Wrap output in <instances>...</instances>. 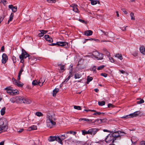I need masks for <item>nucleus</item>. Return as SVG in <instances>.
<instances>
[{
	"label": "nucleus",
	"instance_id": "nucleus-1",
	"mask_svg": "<svg viewBox=\"0 0 145 145\" xmlns=\"http://www.w3.org/2000/svg\"><path fill=\"white\" fill-rule=\"evenodd\" d=\"M56 118L54 115H47L46 117V125L47 127L51 128L56 125Z\"/></svg>",
	"mask_w": 145,
	"mask_h": 145
},
{
	"label": "nucleus",
	"instance_id": "nucleus-2",
	"mask_svg": "<svg viewBox=\"0 0 145 145\" xmlns=\"http://www.w3.org/2000/svg\"><path fill=\"white\" fill-rule=\"evenodd\" d=\"M120 136V135L118 133L115 132L112 134H109L105 138V141L107 143H109L111 142L112 143H113L114 141Z\"/></svg>",
	"mask_w": 145,
	"mask_h": 145
},
{
	"label": "nucleus",
	"instance_id": "nucleus-3",
	"mask_svg": "<svg viewBox=\"0 0 145 145\" xmlns=\"http://www.w3.org/2000/svg\"><path fill=\"white\" fill-rule=\"evenodd\" d=\"M7 121L5 118L0 119V133L6 131L8 129Z\"/></svg>",
	"mask_w": 145,
	"mask_h": 145
},
{
	"label": "nucleus",
	"instance_id": "nucleus-4",
	"mask_svg": "<svg viewBox=\"0 0 145 145\" xmlns=\"http://www.w3.org/2000/svg\"><path fill=\"white\" fill-rule=\"evenodd\" d=\"M22 52L19 56V58L21 59L20 62L23 63L24 62V59H25L28 57L29 59H30V56L27 54L26 52L24 50L22 49Z\"/></svg>",
	"mask_w": 145,
	"mask_h": 145
},
{
	"label": "nucleus",
	"instance_id": "nucleus-5",
	"mask_svg": "<svg viewBox=\"0 0 145 145\" xmlns=\"http://www.w3.org/2000/svg\"><path fill=\"white\" fill-rule=\"evenodd\" d=\"M141 112L139 111H137L133 113L130 114L128 115L124 116L121 117V118H131L134 117H136L140 114Z\"/></svg>",
	"mask_w": 145,
	"mask_h": 145
},
{
	"label": "nucleus",
	"instance_id": "nucleus-6",
	"mask_svg": "<svg viewBox=\"0 0 145 145\" xmlns=\"http://www.w3.org/2000/svg\"><path fill=\"white\" fill-rule=\"evenodd\" d=\"M48 140L49 142H53L56 140L61 144H63L62 140L58 137L50 136L48 138Z\"/></svg>",
	"mask_w": 145,
	"mask_h": 145
},
{
	"label": "nucleus",
	"instance_id": "nucleus-7",
	"mask_svg": "<svg viewBox=\"0 0 145 145\" xmlns=\"http://www.w3.org/2000/svg\"><path fill=\"white\" fill-rule=\"evenodd\" d=\"M93 55H95V57L97 60H101L103 59V55L97 52H94Z\"/></svg>",
	"mask_w": 145,
	"mask_h": 145
},
{
	"label": "nucleus",
	"instance_id": "nucleus-8",
	"mask_svg": "<svg viewBox=\"0 0 145 145\" xmlns=\"http://www.w3.org/2000/svg\"><path fill=\"white\" fill-rule=\"evenodd\" d=\"M2 59L1 61L2 63H5L8 60V57L5 54H3L2 56Z\"/></svg>",
	"mask_w": 145,
	"mask_h": 145
},
{
	"label": "nucleus",
	"instance_id": "nucleus-9",
	"mask_svg": "<svg viewBox=\"0 0 145 145\" xmlns=\"http://www.w3.org/2000/svg\"><path fill=\"white\" fill-rule=\"evenodd\" d=\"M24 97L21 96H16L17 103H23Z\"/></svg>",
	"mask_w": 145,
	"mask_h": 145
},
{
	"label": "nucleus",
	"instance_id": "nucleus-10",
	"mask_svg": "<svg viewBox=\"0 0 145 145\" xmlns=\"http://www.w3.org/2000/svg\"><path fill=\"white\" fill-rule=\"evenodd\" d=\"M71 7H72V9L74 12L78 13L79 12V11L77 8V5L76 4H72L71 5Z\"/></svg>",
	"mask_w": 145,
	"mask_h": 145
},
{
	"label": "nucleus",
	"instance_id": "nucleus-11",
	"mask_svg": "<svg viewBox=\"0 0 145 145\" xmlns=\"http://www.w3.org/2000/svg\"><path fill=\"white\" fill-rule=\"evenodd\" d=\"M90 135H93L95 134L97 131L98 129L96 128H91L90 129Z\"/></svg>",
	"mask_w": 145,
	"mask_h": 145
},
{
	"label": "nucleus",
	"instance_id": "nucleus-12",
	"mask_svg": "<svg viewBox=\"0 0 145 145\" xmlns=\"http://www.w3.org/2000/svg\"><path fill=\"white\" fill-rule=\"evenodd\" d=\"M57 45L58 46H65L66 45H68V43L63 42H56Z\"/></svg>",
	"mask_w": 145,
	"mask_h": 145
},
{
	"label": "nucleus",
	"instance_id": "nucleus-13",
	"mask_svg": "<svg viewBox=\"0 0 145 145\" xmlns=\"http://www.w3.org/2000/svg\"><path fill=\"white\" fill-rule=\"evenodd\" d=\"M5 89L7 91V92L8 93L12 95V89L11 87H7Z\"/></svg>",
	"mask_w": 145,
	"mask_h": 145
},
{
	"label": "nucleus",
	"instance_id": "nucleus-14",
	"mask_svg": "<svg viewBox=\"0 0 145 145\" xmlns=\"http://www.w3.org/2000/svg\"><path fill=\"white\" fill-rule=\"evenodd\" d=\"M39 31L40 32L38 34V36L39 37H41L43 36L44 34H45L47 32V31L44 30H40Z\"/></svg>",
	"mask_w": 145,
	"mask_h": 145
},
{
	"label": "nucleus",
	"instance_id": "nucleus-15",
	"mask_svg": "<svg viewBox=\"0 0 145 145\" xmlns=\"http://www.w3.org/2000/svg\"><path fill=\"white\" fill-rule=\"evenodd\" d=\"M45 39L47 41L50 42H53V40L51 38L49 35H46L44 36Z\"/></svg>",
	"mask_w": 145,
	"mask_h": 145
},
{
	"label": "nucleus",
	"instance_id": "nucleus-16",
	"mask_svg": "<svg viewBox=\"0 0 145 145\" xmlns=\"http://www.w3.org/2000/svg\"><path fill=\"white\" fill-rule=\"evenodd\" d=\"M45 81V79L44 78H41L39 81V85L40 86H42Z\"/></svg>",
	"mask_w": 145,
	"mask_h": 145
},
{
	"label": "nucleus",
	"instance_id": "nucleus-17",
	"mask_svg": "<svg viewBox=\"0 0 145 145\" xmlns=\"http://www.w3.org/2000/svg\"><path fill=\"white\" fill-rule=\"evenodd\" d=\"M92 34V31L90 30L86 31L84 32V34L87 36L91 35Z\"/></svg>",
	"mask_w": 145,
	"mask_h": 145
},
{
	"label": "nucleus",
	"instance_id": "nucleus-18",
	"mask_svg": "<svg viewBox=\"0 0 145 145\" xmlns=\"http://www.w3.org/2000/svg\"><path fill=\"white\" fill-rule=\"evenodd\" d=\"M107 119H97L95 120V122H97L99 123H105L107 121Z\"/></svg>",
	"mask_w": 145,
	"mask_h": 145
},
{
	"label": "nucleus",
	"instance_id": "nucleus-19",
	"mask_svg": "<svg viewBox=\"0 0 145 145\" xmlns=\"http://www.w3.org/2000/svg\"><path fill=\"white\" fill-rule=\"evenodd\" d=\"M131 140L132 142L137 144V142L138 141V139L137 137L133 136L132 137Z\"/></svg>",
	"mask_w": 145,
	"mask_h": 145
},
{
	"label": "nucleus",
	"instance_id": "nucleus-20",
	"mask_svg": "<svg viewBox=\"0 0 145 145\" xmlns=\"http://www.w3.org/2000/svg\"><path fill=\"white\" fill-rule=\"evenodd\" d=\"M23 103L27 104H29L31 103V101L29 99L27 98H24V97Z\"/></svg>",
	"mask_w": 145,
	"mask_h": 145
},
{
	"label": "nucleus",
	"instance_id": "nucleus-21",
	"mask_svg": "<svg viewBox=\"0 0 145 145\" xmlns=\"http://www.w3.org/2000/svg\"><path fill=\"white\" fill-rule=\"evenodd\" d=\"M89 1H90L91 2V3L92 5H96L97 3H98V4H100V2L98 1L97 0H89Z\"/></svg>",
	"mask_w": 145,
	"mask_h": 145
},
{
	"label": "nucleus",
	"instance_id": "nucleus-22",
	"mask_svg": "<svg viewBox=\"0 0 145 145\" xmlns=\"http://www.w3.org/2000/svg\"><path fill=\"white\" fill-rule=\"evenodd\" d=\"M57 65L58 66H60L59 67L60 70H59V72H63V71L65 70L64 65H61L60 64H58Z\"/></svg>",
	"mask_w": 145,
	"mask_h": 145
},
{
	"label": "nucleus",
	"instance_id": "nucleus-23",
	"mask_svg": "<svg viewBox=\"0 0 145 145\" xmlns=\"http://www.w3.org/2000/svg\"><path fill=\"white\" fill-rule=\"evenodd\" d=\"M14 84L17 85L18 87H22L24 85V84H23L21 83L19 81H17Z\"/></svg>",
	"mask_w": 145,
	"mask_h": 145
},
{
	"label": "nucleus",
	"instance_id": "nucleus-24",
	"mask_svg": "<svg viewBox=\"0 0 145 145\" xmlns=\"http://www.w3.org/2000/svg\"><path fill=\"white\" fill-rule=\"evenodd\" d=\"M10 101L12 103H16V96L11 98L10 99Z\"/></svg>",
	"mask_w": 145,
	"mask_h": 145
},
{
	"label": "nucleus",
	"instance_id": "nucleus-25",
	"mask_svg": "<svg viewBox=\"0 0 145 145\" xmlns=\"http://www.w3.org/2000/svg\"><path fill=\"white\" fill-rule=\"evenodd\" d=\"M115 56L116 57L118 58L121 60L123 59L122 56L121 54L119 53L116 54L115 55Z\"/></svg>",
	"mask_w": 145,
	"mask_h": 145
},
{
	"label": "nucleus",
	"instance_id": "nucleus-26",
	"mask_svg": "<svg viewBox=\"0 0 145 145\" xmlns=\"http://www.w3.org/2000/svg\"><path fill=\"white\" fill-rule=\"evenodd\" d=\"M140 50L141 53L144 55H145V48L141 46L140 48Z\"/></svg>",
	"mask_w": 145,
	"mask_h": 145
},
{
	"label": "nucleus",
	"instance_id": "nucleus-27",
	"mask_svg": "<svg viewBox=\"0 0 145 145\" xmlns=\"http://www.w3.org/2000/svg\"><path fill=\"white\" fill-rule=\"evenodd\" d=\"M14 14L13 13H11L9 17V19L8 21V24L12 20L13 17H14Z\"/></svg>",
	"mask_w": 145,
	"mask_h": 145
},
{
	"label": "nucleus",
	"instance_id": "nucleus-28",
	"mask_svg": "<svg viewBox=\"0 0 145 145\" xmlns=\"http://www.w3.org/2000/svg\"><path fill=\"white\" fill-rule=\"evenodd\" d=\"M59 91V89L58 88H55L54 90L53 91V96L54 97L56 96V94Z\"/></svg>",
	"mask_w": 145,
	"mask_h": 145
},
{
	"label": "nucleus",
	"instance_id": "nucleus-29",
	"mask_svg": "<svg viewBox=\"0 0 145 145\" xmlns=\"http://www.w3.org/2000/svg\"><path fill=\"white\" fill-rule=\"evenodd\" d=\"M107 56L109 58L110 61L112 63H113L114 62V59L112 57H110V55L109 52H108Z\"/></svg>",
	"mask_w": 145,
	"mask_h": 145
},
{
	"label": "nucleus",
	"instance_id": "nucleus-30",
	"mask_svg": "<svg viewBox=\"0 0 145 145\" xmlns=\"http://www.w3.org/2000/svg\"><path fill=\"white\" fill-rule=\"evenodd\" d=\"M93 79V78L92 77L88 76L87 77V84H88L89 83L92 81Z\"/></svg>",
	"mask_w": 145,
	"mask_h": 145
},
{
	"label": "nucleus",
	"instance_id": "nucleus-31",
	"mask_svg": "<svg viewBox=\"0 0 145 145\" xmlns=\"http://www.w3.org/2000/svg\"><path fill=\"white\" fill-rule=\"evenodd\" d=\"M82 76V75L80 74L77 73L75 74L74 78L75 79H78L81 78Z\"/></svg>",
	"mask_w": 145,
	"mask_h": 145
},
{
	"label": "nucleus",
	"instance_id": "nucleus-32",
	"mask_svg": "<svg viewBox=\"0 0 145 145\" xmlns=\"http://www.w3.org/2000/svg\"><path fill=\"white\" fill-rule=\"evenodd\" d=\"M37 129V126L34 125L31 126L29 128V130H36Z\"/></svg>",
	"mask_w": 145,
	"mask_h": 145
},
{
	"label": "nucleus",
	"instance_id": "nucleus-33",
	"mask_svg": "<svg viewBox=\"0 0 145 145\" xmlns=\"http://www.w3.org/2000/svg\"><path fill=\"white\" fill-rule=\"evenodd\" d=\"M6 108L3 107L2 108L1 110V113L2 115H3L5 112Z\"/></svg>",
	"mask_w": 145,
	"mask_h": 145
},
{
	"label": "nucleus",
	"instance_id": "nucleus-34",
	"mask_svg": "<svg viewBox=\"0 0 145 145\" xmlns=\"http://www.w3.org/2000/svg\"><path fill=\"white\" fill-rule=\"evenodd\" d=\"M19 93V91L18 90L12 89V95H16V94Z\"/></svg>",
	"mask_w": 145,
	"mask_h": 145
},
{
	"label": "nucleus",
	"instance_id": "nucleus-35",
	"mask_svg": "<svg viewBox=\"0 0 145 145\" xmlns=\"http://www.w3.org/2000/svg\"><path fill=\"white\" fill-rule=\"evenodd\" d=\"M98 104L99 106H102L105 105V102L104 101H99L98 102Z\"/></svg>",
	"mask_w": 145,
	"mask_h": 145
},
{
	"label": "nucleus",
	"instance_id": "nucleus-36",
	"mask_svg": "<svg viewBox=\"0 0 145 145\" xmlns=\"http://www.w3.org/2000/svg\"><path fill=\"white\" fill-rule=\"evenodd\" d=\"M35 114L39 117L42 116H43V114L40 112H38L36 113Z\"/></svg>",
	"mask_w": 145,
	"mask_h": 145
},
{
	"label": "nucleus",
	"instance_id": "nucleus-37",
	"mask_svg": "<svg viewBox=\"0 0 145 145\" xmlns=\"http://www.w3.org/2000/svg\"><path fill=\"white\" fill-rule=\"evenodd\" d=\"M32 84L33 85H36L39 84V81L37 80H34L32 82Z\"/></svg>",
	"mask_w": 145,
	"mask_h": 145
},
{
	"label": "nucleus",
	"instance_id": "nucleus-38",
	"mask_svg": "<svg viewBox=\"0 0 145 145\" xmlns=\"http://www.w3.org/2000/svg\"><path fill=\"white\" fill-rule=\"evenodd\" d=\"M82 120H83L84 121H89L90 120L91 121V120H89L88 119L85 118H80L79 120V121H80Z\"/></svg>",
	"mask_w": 145,
	"mask_h": 145
},
{
	"label": "nucleus",
	"instance_id": "nucleus-39",
	"mask_svg": "<svg viewBox=\"0 0 145 145\" xmlns=\"http://www.w3.org/2000/svg\"><path fill=\"white\" fill-rule=\"evenodd\" d=\"M130 16L131 17V20H135V16L133 13L131 12L130 14Z\"/></svg>",
	"mask_w": 145,
	"mask_h": 145
},
{
	"label": "nucleus",
	"instance_id": "nucleus-40",
	"mask_svg": "<svg viewBox=\"0 0 145 145\" xmlns=\"http://www.w3.org/2000/svg\"><path fill=\"white\" fill-rule=\"evenodd\" d=\"M74 108L75 109L80 110L81 109V107L80 106L74 105Z\"/></svg>",
	"mask_w": 145,
	"mask_h": 145
},
{
	"label": "nucleus",
	"instance_id": "nucleus-41",
	"mask_svg": "<svg viewBox=\"0 0 145 145\" xmlns=\"http://www.w3.org/2000/svg\"><path fill=\"white\" fill-rule=\"evenodd\" d=\"M104 67H105L104 65H101V66H99V67H98L97 69L98 70H101L103 69L104 68Z\"/></svg>",
	"mask_w": 145,
	"mask_h": 145
},
{
	"label": "nucleus",
	"instance_id": "nucleus-42",
	"mask_svg": "<svg viewBox=\"0 0 145 145\" xmlns=\"http://www.w3.org/2000/svg\"><path fill=\"white\" fill-rule=\"evenodd\" d=\"M47 1L50 3H55L56 2V0H47Z\"/></svg>",
	"mask_w": 145,
	"mask_h": 145
},
{
	"label": "nucleus",
	"instance_id": "nucleus-43",
	"mask_svg": "<svg viewBox=\"0 0 145 145\" xmlns=\"http://www.w3.org/2000/svg\"><path fill=\"white\" fill-rule=\"evenodd\" d=\"M144 102V100L142 99H141L140 101H137V103L138 104H141V103H143Z\"/></svg>",
	"mask_w": 145,
	"mask_h": 145
},
{
	"label": "nucleus",
	"instance_id": "nucleus-44",
	"mask_svg": "<svg viewBox=\"0 0 145 145\" xmlns=\"http://www.w3.org/2000/svg\"><path fill=\"white\" fill-rule=\"evenodd\" d=\"M17 10V7L16 6H14L13 8V10H12V11L13 12H16Z\"/></svg>",
	"mask_w": 145,
	"mask_h": 145
},
{
	"label": "nucleus",
	"instance_id": "nucleus-45",
	"mask_svg": "<svg viewBox=\"0 0 145 145\" xmlns=\"http://www.w3.org/2000/svg\"><path fill=\"white\" fill-rule=\"evenodd\" d=\"M12 59L14 63H15L16 62V57L15 56H13L12 57Z\"/></svg>",
	"mask_w": 145,
	"mask_h": 145
},
{
	"label": "nucleus",
	"instance_id": "nucleus-46",
	"mask_svg": "<svg viewBox=\"0 0 145 145\" xmlns=\"http://www.w3.org/2000/svg\"><path fill=\"white\" fill-rule=\"evenodd\" d=\"M82 134L83 135H85L86 134V131L85 130H82Z\"/></svg>",
	"mask_w": 145,
	"mask_h": 145
},
{
	"label": "nucleus",
	"instance_id": "nucleus-47",
	"mask_svg": "<svg viewBox=\"0 0 145 145\" xmlns=\"http://www.w3.org/2000/svg\"><path fill=\"white\" fill-rule=\"evenodd\" d=\"M24 71V70L23 69V67H21L19 73L18 75H21L22 74V72Z\"/></svg>",
	"mask_w": 145,
	"mask_h": 145
},
{
	"label": "nucleus",
	"instance_id": "nucleus-48",
	"mask_svg": "<svg viewBox=\"0 0 145 145\" xmlns=\"http://www.w3.org/2000/svg\"><path fill=\"white\" fill-rule=\"evenodd\" d=\"M97 115H100L101 114H102V115H104V113L103 112H96Z\"/></svg>",
	"mask_w": 145,
	"mask_h": 145
},
{
	"label": "nucleus",
	"instance_id": "nucleus-49",
	"mask_svg": "<svg viewBox=\"0 0 145 145\" xmlns=\"http://www.w3.org/2000/svg\"><path fill=\"white\" fill-rule=\"evenodd\" d=\"M139 145H145V141H142L140 142Z\"/></svg>",
	"mask_w": 145,
	"mask_h": 145
},
{
	"label": "nucleus",
	"instance_id": "nucleus-50",
	"mask_svg": "<svg viewBox=\"0 0 145 145\" xmlns=\"http://www.w3.org/2000/svg\"><path fill=\"white\" fill-rule=\"evenodd\" d=\"M14 6H13L12 5H8V8L11 9L12 10H13V8Z\"/></svg>",
	"mask_w": 145,
	"mask_h": 145
},
{
	"label": "nucleus",
	"instance_id": "nucleus-51",
	"mask_svg": "<svg viewBox=\"0 0 145 145\" xmlns=\"http://www.w3.org/2000/svg\"><path fill=\"white\" fill-rule=\"evenodd\" d=\"M101 76H104L105 77H106L107 76V74H106L104 73H102L101 74Z\"/></svg>",
	"mask_w": 145,
	"mask_h": 145
},
{
	"label": "nucleus",
	"instance_id": "nucleus-52",
	"mask_svg": "<svg viewBox=\"0 0 145 145\" xmlns=\"http://www.w3.org/2000/svg\"><path fill=\"white\" fill-rule=\"evenodd\" d=\"M70 78L68 77L66 79H65L63 83H66L69 80Z\"/></svg>",
	"mask_w": 145,
	"mask_h": 145
},
{
	"label": "nucleus",
	"instance_id": "nucleus-53",
	"mask_svg": "<svg viewBox=\"0 0 145 145\" xmlns=\"http://www.w3.org/2000/svg\"><path fill=\"white\" fill-rule=\"evenodd\" d=\"M69 133L71 134H72L73 135H75L76 133V132L75 131H70Z\"/></svg>",
	"mask_w": 145,
	"mask_h": 145
},
{
	"label": "nucleus",
	"instance_id": "nucleus-54",
	"mask_svg": "<svg viewBox=\"0 0 145 145\" xmlns=\"http://www.w3.org/2000/svg\"><path fill=\"white\" fill-rule=\"evenodd\" d=\"M101 31L104 34V35L106 36L108 35V33L107 32H105V31H103L102 30H101Z\"/></svg>",
	"mask_w": 145,
	"mask_h": 145
},
{
	"label": "nucleus",
	"instance_id": "nucleus-55",
	"mask_svg": "<svg viewBox=\"0 0 145 145\" xmlns=\"http://www.w3.org/2000/svg\"><path fill=\"white\" fill-rule=\"evenodd\" d=\"M132 55L134 56H137V53L136 51L134 52Z\"/></svg>",
	"mask_w": 145,
	"mask_h": 145
},
{
	"label": "nucleus",
	"instance_id": "nucleus-56",
	"mask_svg": "<svg viewBox=\"0 0 145 145\" xmlns=\"http://www.w3.org/2000/svg\"><path fill=\"white\" fill-rule=\"evenodd\" d=\"M61 137H63V138H62V139L63 140L64 139L67 138V137H65V134L64 135H61Z\"/></svg>",
	"mask_w": 145,
	"mask_h": 145
},
{
	"label": "nucleus",
	"instance_id": "nucleus-57",
	"mask_svg": "<svg viewBox=\"0 0 145 145\" xmlns=\"http://www.w3.org/2000/svg\"><path fill=\"white\" fill-rule=\"evenodd\" d=\"M121 10L122 11H123L124 13L125 14H127L128 13L125 10V9L122 8L121 9Z\"/></svg>",
	"mask_w": 145,
	"mask_h": 145
},
{
	"label": "nucleus",
	"instance_id": "nucleus-58",
	"mask_svg": "<svg viewBox=\"0 0 145 145\" xmlns=\"http://www.w3.org/2000/svg\"><path fill=\"white\" fill-rule=\"evenodd\" d=\"M68 75L69 76L68 77H69L70 78L73 76L72 73L69 72Z\"/></svg>",
	"mask_w": 145,
	"mask_h": 145
},
{
	"label": "nucleus",
	"instance_id": "nucleus-59",
	"mask_svg": "<svg viewBox=\"0 0 145 145\" xmlns=\"http://www.w3.org/2000/svg\"><path fill=\"white\" fill-rule=\"evenodd\" d=\"M1 1L2 2L3 4L5 5V3L7 1L6 0H1Z\"/></svg>",
	"mask_w": 145,
	"mask_h": 145
},
{
	"label": "nucleus",
	"instance_id": "nucleus-60",
	"mask_svg": "<svg viewBox=\"0 0 145 145\" xmlns=\"http://www.w3.org/2000/svg\"><path fill=\"white\" fill-rule=\"evenodd\" d=\"M12 80L13 81V82L14 84L17 81V80H16L14 78H12Z\"/></svg>",
	"mask_w": 145,
	"mask_h": 145
},
{
	"label": "nucleus",
	"instance_id": "nucleus-61",
	"mask_svg": "<svg viewBox=\"0 0 145 145\" xmlns=\"http://www.w3.org/2000/svg\"><path fill=\"white\" fill-rule=\"evenodd\" d=\"M108 107H113V105L109 103L108 105Z\"/></svg>",
	"mask_w": 145,
	"mask_h": 145
},
{
	"label": "nucleus",
	"instance_id": "nucleus-62",
	"mask_svg": "<svg viewBox=\"0 0 145 145\" xmlns=\"http://www.w3.org/2000/svg\"><path fill=\"white\" fill-rule=\"evenodd\" d=\"M69 72L72 73V71H73V68H69Z\"/></svg>",
	"mask_w": 145,
	"mask_h": 145
},
{
	"label": "nucleus",
	"instance_id": "nucleus-63",
	"mask_svg": "<svg viewBox=\"0 0 145 145\" xmlns=\"http://www.w3.org/2000/svg\"><path fill=\"white\" fill-rule=\"evenodd\" d=\"M23 130L24 129H20L18 130V132L21 133L22 132Z\"/></svg>",
	"mask_w": 145,
	"mask_h": 145
},
{
	"label": "nucleus",
	"instance_id": "nucleus-64",
	"mask_svg": "<svg viewBox=\"0 0 145 145\" xmlns=\"http://www.w3.org/2000/svg\"><path fill=\"white\" fill-rule=\"evenodd\" d=\"M85 145H91V144L89 142H88L85 144Z\"/></svg>",
	"mask_w": 145,
	"mask_h": 145
}]
</instances>
